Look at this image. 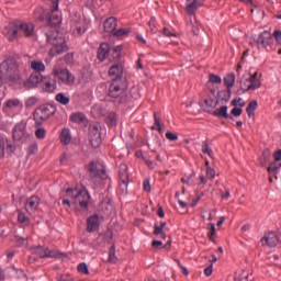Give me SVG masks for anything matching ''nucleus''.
<instances>
[{
  "label": "nucleus",
  "instance_id": "1",
  "mask_svg": "<svg viewBox=\"0 0 281 281\" xmlns=\"http://www.w3.org/2000/svg\"><path fill=\"white\" fill-rule=\"evenodd\" d=\"M127 89L128 81H126V79H112L109 95L114 101L119 99V104H126L128 102V95L126 94Z\"/></svg>",
  "mask_w": 281,
  "mask_h": 281
},
{
  "label": "nucleus",
  "instance_id": "2",
  "mask_svg": "<svg viewBox=\"0 0 281 281\" xmlns=\"http://www.w3.org/2000/svg\"><path fill=\"white\" fill-rule=\"evenodd\" d=\"M47 43L53 46V48L49 49V56L50 58H54V56H58L60 54H65V52H69V46L67 45V40L63 34L55 32L46 34Z\"/></svg>",
  "mask_w": 281,
  "mask_h": 281
},
{
  "label": "nucleus",
  "instance_id": "3",
  "mask_svg": "<svg viewBox=\"0 0 281 281\" xmlns=\"http://www.w3.org/2000/svg\"><path fill=\"white\" fill-rule=\"evenodd\" d=\"M3 78L10 82L19 80V71L16 70V59L9 57L0 64V87H3Z\"/></svg>",
  "mask_w": 281,
  "mask_h": 281
},
{
  "label": "nucleus",
  "instance_id": "4",
  "mask_svg": "<svg viewBox=\"0 0 281 281\" xmlns=\"http://www.w3.org/2000/svg\"><path fill=\"white\" fill-rule=\"evenodd\" d=\"M8 31V41L12 42L18 36H26L30 38L34 36V24L32 23H13L5 27Z\"/></svg>",
  "mask_w": 281,
  "mask_h": 281
},
{
  "label": "nucleus",
  "instance_id": "5",
  "mask_svg": "<svg viewBox=\"0 0 281 281\" xmlns=\"http://www.w3.org/2000/svg\"><path fill=\"white\" fill-rule=\"evenodd\" d=\"M66 194L71 196V199L75 200V203H77L83 212L89 211V201H91V195L89 194L87 188L82 187L79 190L68 188L66 190Z\"/></svg>",
  "mask_w": 281,
  "mask_h": 281
},
{
  "label": "nucleus",
  "instance_id": "6",
  "mask_svg": "<svg viewBox=\"0 0 281 281\" xmlns=\"http://www.w3.org/2000/svg\"><path fill=\"white\" fill-rule=\"evenodd\" d=\"M56 111H58L56 105L52 103L43 104L34 111L33 113L34 121L42 122V123L47 122L49 117H53V115H56Z\"/></svg>",
  "mask_w": 281,
  "mask_h": 281
},
{
  "label": "nucleus",
  "instance_id": "7",
  "mask_svg": "<svg viewBox=\"0 0 281 281\" xmlns=\"http://www.w3.org/2000/svg\"><path fill=\"white\" fill-rule=\"evenodd\" d=\"M206 113H211L214 117H222L223 120H234V117H240L243 115V108H233L231 115L227 113V105H222L213 112L206 110Z\"/></svg>",
  "mask_w": 281,
  "mask_h": 281
},
{
  "label": "nucleus",
  "instance_id": "8",
  "mask_svg": "<svg viewBox=\"0 0 281 281\" xmlns=\"http://www.w3.org/2000/svg\"><path fill=\"white\" fill-rule=\"evenodd\" d=\"M88 138L92 148H100V146H102V132L100 131V124L95 123L89 126Z\"/></svg>",
  "mask_w": 281,
  "mask_h": 281
},
{
  "label": "nucleus",
  "instance_id": "9",
  "mask_svg": "<svg viewBox=\"0 0 281 281\" xmlns=\"http://www.w3.org/2000/svg\"><path fill=\"white\" fill-rule=\"evenodd\" d=\"M53 74L63 85H74L76 82V77L67 68H55Z\"/></svg>",
  "mask_w": 281,
  "mask_h": 281
},
{
  "label": "nucleus",
  "instance_id": "10",
  "mask_svg": "<svg viewBox=\"0 0 281 281\" xmlns=\"http://www.w3.org/2000/svg\"><path fill=\"white\" fill-rule=\"evenodd\" d=\"M88 172L90 179H95V177H99V179H102V181H106L109 179V173H106V169L102 167L101 169L98 168V165L95 162H90L88 166Z\"/></svg>",
  "mask_w": 281,
  "mask_h": 281
},
{
  "label": "nucleus",
  "instance_id": "11",
  "mask_svg": "<svg viewBox=\"0 0 281 281\" xmlns=\"http://www.w3.org/2000/svg\"><path fill=\"white\" fill-rule=\"evenodd\" d=\"M32 254H35V256H38L40 258H56V252H54V250L43 246L33 247Z\"/></svg>",
  "mask_w": 281,
  "mask_h": 281
},
{
  "label": "nucleus",
  "instance_id": "12",
  "mask_svg": "<svg viewBox=\"0 0 281 281\" xmlns=\"http://www.w3.org/2000/svg\"><path fill=\"white\" fill-rule=\"evenodd\" d=\"M40 82H43V75H41L40 72L32 74L30 76L29 80H26L24 82V88L25 89H36V87H38Z\"/></svg>",
  "mask_w": 281,
  "mask_h": 281
},
{
  "label": "nucleus",
  "instance_id": "13",
  "mask_svg": "<svg viewBox=\"0 0 281 281\" xmlns=\"http://www.w3.org/2000/svg\"><path fill=\"white\" fill-rule=\"evenodd\" d=\"M109 76L112 78V80H126L124 77V69L120 64L111 66L109 69Z\"/></svg>",
  "mask_w": 281,
  "mask_h": 281
},
{
  "label": "nucleus",
  "instance_id": "14",
  "mask_svg": "<svg viewBox=\"0 0 281 281\" xmlns=\"http://www.w3.org/2000/svg\"><path fill=\"white\" fill-rule=\"evenodd\" d=\"M58 10H54V5L50 7V11L47 18V23L50 27H58L63 23V18L56 13Z\"/></svg>",
  "mask_w": 281,
  "mask_h": 281
},
{
  "label": "nucleus",
  "instance_id": "15",
  "mask_svg": "<svg viewBox=\"0 0 281 281\" xmlns=\"http://www.w3.org/2000/svg\"><path fill=\"white\" fill-rule=\"evenodd\" d=\"M271 43H273V35L269 31H263L257 40V45L263 48L269 47Z\"/></svg>",
  "mask_w": 281,
  "mask_h": 281
},
{
  "label": "nucleus",
  "instance_id": "16",
  "mask_svg": "<svg viewBox=\"0 0 281 281\" xmlns=\"http://www.w3.org/2000/svg\"><path fill=\"white\" fill-rule=\"evenodd\" d=\"M41 204V198L33 195L26 200L25 210L29 214H34Z\"/></svg>",
  "mask_w": 281,
  "mask_h": 281
},
{
  "label": "nucleus",
  "instance_id": "17",
  "mask_svg": "<svg viewBox=\"0 0 281 281\" xmlns=\"http://www.w3.org/2000/svg\"><path fill=\"white\" fill-rule=\"evenodd\" d=\"M111 52V45L109 43H101L97 50V58L100 63H104L109 58V53Z\"/></svg>",
  "mask_w": 281,
  "mask_h": 281
},
{
  "label": "nucleus",
  "instance_id": "18",
  "mask_svg": "<svg viewBox=\"0 0 281 281\" xmlns=\"http://www.w3.org/2000/svg\"><path fill=\"white\" fill-rule=\"evenodd\" d=\"M278 243H280V237L273 232L266 234L261 239V244L268 247H277Z\"/></svg>",
  "mask_w": 281,
  "mask_h": 281
},
{
  "label": "nucleus",
  "instance_id": "19",
  "mask_svg": "<svg viewBox=\"0 0 281 281\" xmlns=\"http://www.w3.org/2000/svg\"><path fill=\"white\" fill-rule=\"evenodd\" d=\"M232 100V90H221L217 92V98L215 100V106H218V104H227Z\"/></svg>",
  "mask_w": 281,
  "mask_h": 281
},
{
  "label": "nucleus",
  "instance_id": "20",
  "mask_svg": "<svg viewBox=\"0 0 281 281\" xmlns=\"http://www.w3.org/2000/svg\"><path fill=\"white\" fill-rule=\"evenodd\" d=\"M25 137V124L24 123H19L14 126L12 131V138L14 142H21Z\"/></svg>",
  "mask_w": 281,
  "mask_h": 281
},
{
  "label": "nucleus",
  "instance_id": "21",
  "mask_svg": "<svg viewBox=\"0 0 281 281\" xmlns=\"http://www.w3.org/2000/svg\"><path fill=\"white\" fill-rule=\"evenodd\" d=\"M103 30L108 34H114L115 30H117V19H115L114 16L108 18L103 22Z\"/></svg>",
  "mask_w": 281,
  "mask_h": 281
},
{
  "label": "nucleus",
  "instance_id": "22",
  "mask_svg": "<svg viewBox=\"0 0 281 281\" xmlns=\"http://www.w3.org/2000/svg\"><path fill=\"white\" fill-rule=\"evenodd\" d=\"M42 89L45 93H54L57 89L56 79L46 78L42 81Z\"/></svg>",
  "mask_w": 281,
  "mask_h": 281
},
{
  "label": "nucleus",
  "instance_id": "23",
  "mask_svg": "<svg viewBox=\"0 0 281 281\" xmlns=\"http://www.w3.org/2000/svg\"><path fill=\"white\" fill-rule=\"evenodd\" d=\"M203 3H205V0H193L188 3L186 7L187 14H189V16H194L196 14V10H199Z\"/></svg>",
  "mask_w": 281,
  "mask_h": 281
},
{
  "label": "nucleus",
  "instance_id": "24",
  "mask_svg": "<svg viewBox=\"0 0 281 281\" xmlns=\"http://www.w3.org/2000/svg\"><path fill=\"white\" fill-rule=\"evenodd\" d=\"M108 58L110 63H120V58H122V46L110 47Z\"/></svg>",
  "mask_w": 281,
  "mask_h": 281
},
{
  "label": "nucleus",
  "instance_id": "25",
  "mask_svg": "<svg viewBox=\"0 0 281 281\" xmlns=\"http://www.w3.org/2000/svg\"><path fill=\"white\" fill-rule=\"evenodd\" d=\"M33 16L36 21H47V19H49V9L37 7L34 10Z\"/></svg>",
  "mask_w": 281,
  "mask_h": 281
},
{
  "label": "nucleus",
  "instance_id": "26",
  "mask_svg": "<svg viewBox=\"0 0 281 281\" xmlns=\"http://www.w3.org/2000/svg\"><path fill=\"white\" fill-rule=\"evenodd\" d=\"M70 122L75 124H82V126H87L89 124V120L82 112H76L70 115Z\"/></svg>",
  "mask_w": 281,
  "mask_h": 281
},
{
  "label": "nucleus",
  "instance_id": "27",
  "mask_svg": "<svg viewBox=\"0 0 281 281\" xmlns=\"http://www.w3.org/2000/svg\"><path fill=\"white\" fill-rule=\"evenodd\" d=\"M119 179L120 183L125 187L128 186V166L126 164L120 165Z\"/></svg>",
  "mask_w": 281,
  "mask_h": 281
},
{
  "label": "nucleus",
  "instance_id": "28",
  "mask_svg": "<svg viewBox=\"0 0 281 281\" xmlns=\"http://www.w3.org/2000/svg\"><path fill=\"white\" fill-rule=\"evenodd\" d=\"M99 221H100V217L98 216V214H94L87 220V232H89V234L98 229Z\"/></svg>",
  "mask_w": 281,
  "mask_h": 281
},
{
  "label": "nucleus",
  "instance_id": "29",
  "mask_svg": "<svg viewBox=\"0 0 281 281\" xmlns=\"http://www.w3.org/2000/svg\"><path fill=\"white\" fill-rule=\"evenodd\" d=\"M259 166H261V168H265V166H267V164H269V161H271V149L266 148L262 151L261 157H259Z\"/></svg>",
  "mask_w": 281,
  "mask_h": 281
},
{
  "label": "nucleus",
  "instance_id": "30",
  "mask_svg": "<svg viewBox=\"0 0 281 281\" xmlns=\"http://www.w3.org/2000/svg\"><path fill=\"white\" fill-rule=\"evenodd\" d=\"M151 247H154V249H170V247H172V240L169 237L167 243L164 245L161 240L154 239L151 241Z\"/></svg>",
  "mask_w": 281,
  "mask_h": 281
},
{
  "label": "nucleus",
  "instance_id": "31",
  "mask_svg": "<svg viewBox=\"0 0 281 281\" xmlns=\"http://www.w3.org/2000/svg\"><path fill=\"white\" fill-rule=\"evenodd\" d=\"M60 142L64 146H69V144H71V132L69 128H63L60 134Z\"/></svg>",
  "mask_w": 281,
  "mask_h": 281
},
{
  "label": "nucleus",
  "instance_id": "32",
  "mask_svg": "<svg viewBox=\"0 0 281 281\" xmlns=\"http://www.w3.org/2000/svg\"><path fill=\"white\" fill-rule=\"evenodd\" d=\"M280 168H281L280 160H274L268 167V172H269L270 176L273 175V177L276 179H278V171L280 170Z\"/></svg>",
  "mask_w": 281,
  "mask_h": 281
},
{
  "label": "nucleus",
  "instance_id": "33",
  "mask_svg": "<svg viewBox=\"0 0 281 281\" xmlns=\"http://www.w3.org/2000/svg\"><path fill=\"white\" fill-rule=\"evenodd\" d=\"M167 223L161 222L160 225L155 224L154 225V236H161L164 240H166V233L164 232V228L166 227Z\"/></svg>",
  "mask_w": 281,
  "mask_h": 281
},
{
  "label": "nucleus",
  "instance_id": "34",
  "mask_svg": "<svg viewBox=\"0 0 281 281\" xmlns=\"http://www.w3.org/2000/svg\"><path fill=\"white\" fill-rule=\"evenodd\" d=\"M20 104H21V101H19L18 99L8 100V101L4 103V105H3V108H2V111H3L4 113H10V110H11V109H14V108L19 106Z\"/></svg>",
  "mask_w": 281,
  "mask_h": 281
},
{
  "label": "nucleus",
  "instance_id": "35",
  "mask_svg": "<svg viewBox=\"0 0 281 281\" xmlns=\"http://www.w3.org/2000/svg\"><path fill=\"white\" fill-rule=\"evenodd\" d=\"M43 126V122L41 121H35V136L37 137V139H45V135H46V131L45 128L41 127Z\"/></svg>",
  "mask_w": 281,
  "mask_h": 281
},
{
  "label": "nucleus",
  "instance_id": "36",
  "mask_svg": "<svg viewBox=\"0 0 281 281\" xmlns=\"http://www.w3.org/2000/svg\"><path fill=\"white\" fill-rule=\"evenodd\" d=\"M235 82H236V75H234V72L228 74L224 77V87H226L227 89L232 90Z\"/></svg>",
  "mask_w": 281,
  "mask_h": 281
},
{
  "label": "nucleus",
  "instance_id": "37",
  "mask_svg": "<svg viewBox=\"0 0 281 281\" xmlns=\"http://www.w3.org/2000/svg\"><path fill=\"white\" fill-rule=\"evenodd\" d=\"M55 100L63 106H67V104H69V102H71V99L69 98V95H66L64 92L57 93L55 95Z\"/></svg>",
  "mask_w": 281,
  "mask_h": 281
},
{
  "label": "nucleus",
  "instance_id": "38",
  "mask_svg": "<svg viewBox=\"0 0 281 281\" xmlns=\"http://www.w3.org/2000/svg\"><path fill=\"white\" fill-rule=\"evenodd\" d=\"M256 109H258V101H250L246 108V113L248 117H254L256 115Z\"/></svg>",
  "mask_w": 281,
  "mask_h": 281
},
{
  "label": "nucleus",
  "instance_id": "39",
  "mask_svg": "<svg viewBox=\"0 0 281 281\" xmlns=\"http://www.w3.org/2000/svg\"><path fill=\"white\" fill-rule=\"evenodd\" d=\"M153 131H158L159 133H164V125L161 124V117L157 116V113H154V126Z\"/></svg>",
  "mask_w": 281,
  "mask_h": 281
},
{
  "label": "nucleus",
  "instance_id": "40",
  "mask_svg": "<svg viewBox=\"0 0 281 281\" xmlns=\"http://www.w3.org/2000/svg\"><path fill=\"white\" fill-rule=\"evenodd\" d=\"M249 86L246 89H250V91H256V89H260L262 87V81L256 79L248 78Z\"/></svg>",
  "mask_w": 281,
  "mask_h": 281
},
{
  "label": "nucleus",
  "instance_id": "41",
  "mask_svg": "<svg viewBox=\"0 0 281 281\" xmlns=\"http://www.w3.org/2000/svg\"><path fill=\"white\" fill-rule=\"evenodd\" d=\"M115 117H116V114L114 112L110 113L104 119L105 124H108V126H115V124H117V120Z\"/></svg>",
  "mask_w": 281,
  "mask_h": 281
},
{
  "label": "nucleus",
  "instance_id": "42",
  "mask_svg": "<svg viewBox=\"0 0 281 281\" xmlns=\"http://www.w3.org/2000/svg\"><path fill=\"white\" fill-rule=\"evenodd\" d=\"M32 69L36 71V74H41V71H45V64L43 61H32L31 63Z\"/></svg>",
  "mask_w": 281,
  "mask_h": 281
},
{
  "label": "nucleus",
  "instance_id": "43",
  "mask_svg": "<svg viewBox=\"0 0 281 281\" xmlns=\"http://www.w3.org/2000/svg\"><path fill=\"white\" fill-rule=\"evenodd\" d=\"M209 239L214 243L216 239V225L214 223L209 224Z\"/></svg>",
  "mask_w": 281,
  "mask_h": 281
},
{
  "label": "nucleus",
  "instance_id": "44",
  "mask_svg": "<svg viewBox=\"0 0 281 281\" xmlns=\"http://www.w3.org/2000/svg\"><path fill=\"white\" fill-rule=\"evenodd\" d=\"M209 82H211L212 85H221L223 82V79L218 75L210 74Z\"/></svg>",
  "mask_w": 281,
  "mask_h": 281
},
{
  "label": "nucleus",
  "instance_id": "45",
  "mask_svg": "<svg viewBox=\"0 0 281 281\" xmlns=\"http://www.w3.org/2000/svg\"><path fill=\"white\" fill-rule=\"evenodd\" d=\"M248 86H249V78L241 77L240 89L244 93H247V91H251V89H247Z\"/></svg>",
  "mask_w": 281,
  "mask_h": 281
},
{
  "label": "nucleus",
  "instance_id": "46",
  "mask_svg": "<svg viewBox=\"0 0 281 281\" xmlns=\"http://www.w3.org/2000/svg\"><path fill=\"white\" fill-rule=\"evenodd\" d=\"M130 32L131 29H119L117 31H114L113 36H117L119 38L122 36H128Z\"/></svg>",
  "mask_w": 281,
  "mask_h": 281
},
{
  "label": "nucleus",
  "instance_id": "47",
  "mask_svg": "<svg viewBox=\"0 0 281 281\" xmlns=\"http://www.w3.org/2000/svg\"><path fill=\"white\" fill-rule=\"evenodd\" d=\"M109 262H117V257L115 256V244H113L109 251Z\"/></svg>",
  "mask_w": 281,
  "mask_h": 281
},
{
  "label": "nucleus",
  "instance_id": "48",
  "mask_svg": "<svg viewBox=\"0 0 281 281\" xmlns=\"http://www.w3.org/2000/svg\"><path fill=\"white\" fill-rule=\"evenodd\" d=\"M18 221L24 225H30V217L25 216V213L23 212H19Z\"/></svg>",
  "mask_w": 281,
  "mask_h": 281
},
{
  "label": "nucleus",
  "instance_id": "49",
  "mask_svg": "<svg viewBox=\"0 0 281 281\" xmlns=\"http://www.w3.org/2000/svg\"><path fill=\"white\" fill-rule=\"evenodd\" d=\"M77 270L79 271V273H85V276H89V267L85 262L79 263Z\"/></svg>",
  "mask_w": 281,
  "mask_h": 281
},
{
  "label": "nucleus",
  "instance_id": "50",
  "mask_svg": "<svg viewBox=\"0 0 281 281\" xmlns=\"http://www.w3.org/2000/svg\"><path fill=\"white\" fill-rule=\"evenodd\" d=\"M3 157H5V139L0 136V159H3Z\"/></svg>",
  "mask_w": 281,
  "mask_h": 281
},
{
  "label": "nucleus",
  "instance_id": "51",
  "mask_svg": "<svg viewBox=\"0 0 281 281\" xmlns=\"http://www.w3.org/2000/svg\"><path fill=\"white\" fill-rule=\"evenodd\" d=\"M231 106H239L240 109H243V106H245V101H243V98H235L231 102Z\"/></svg>",
  "mask_w": 281,
  "mask_h": 281
},
{
  "label": "nucleus",
  "instance_id": "52",
  "mask_svg": "<svg viewBox=\"0 0 281 281\" xmlns=\"http://www.w3.org/2000/svg\"><path fill=\"white\" fill-rule=\"evenodd\" d=\"M204 104L206 109H216V102H214V99L211 97L204 100Z\"/></svg>",
  "mask_w": 281,
  "mask_h": 281
},
{
  "label": "nucleus",
  "instance_id": "53",
  "mask_svg": "<svg viewBox=\"0 0 281 281\" xmlns=\"http://www.w3.org/2000/svg\"><path fill=\"white\" fill-rule=\"evenodd\" d=\"M148 25H149L151 32H157V19L155 16L150 18Z\"/></svg>",
  "mask_w": 281,
  "mask_h": 281
},
{
  "label": "nucleus",
  "instance_id": "54",
  "mask_svg": "<svg viewBox=\"0 0 281 281\" xmlns=\"http://www.w3.org/2000/svg\"><path fill=\"white\" fill-rule=\"evenodd\" d=\"M143 188L145 190V192L150 193L153 188L150 187V178H146L143 182Z\"/></svg>",
  "mask_w": 281,
  "mask_h": 281
},
{
  "label": "nucleus",
  "instance_id": "55",
  "mask_svg": "<svg viewBox=\"0 0 281 281\" xmlns=\"http://www.w3.org/2000/svg\"><path fill=\"white\" fill-rule=\"evenodd\" d=\"M66 65H74V53H67L64 57Z\"/></svg>",
  "mask_w": 281,
  "mask_h": 281
},
{
  "label": "nucleus",
  "instance_id": "56",
  "mask_svg": "<svg viewBox=\"0 0 281 281\" xmlns=\"http://www.w3.org/2000/svg\"><path fill=\"white\" fill-rule=\"evenodd\" d=\"M203 196H205V193L201 192L200 194H198L191 203V207H196L199 201H201V199H203Z\"/></svg>",
  "mask_w": 281,
  "mask_h": 281
},
{
  "label": "nucleus",
  "instance_id": "57",
  "mask_svg": "<svg viewBox=\"0 0 281 281\" xmlns=\"http://www.w3.org/2000/svg\"><path fill=\"white\" fill-rule=\"evenodd\" d=\"M76 32L79 36H82L87 32V27H85V24H77Z\"/></svg>",
  "mask_w": 281,
  "mask_h": 281
},
{
  "label": "nucleus",
  "instance_id": "58",
  "mask_svg": "<svg viewBox=\"0 0 281 281\" xmlns=\"http://www.w3.org/2000/svg\"><path fill=\"white\" fill-rule=\"evenodd\" d=\"M202 153L204 155H209V157H212V149H210V145H207V143L202 145Z\"/></svg>",
  "mask_w": 281,
  "mask_h": 281
},
{
  "label": "nucleus",
  "instance_id": "59",
  "mask_svg": "<svg viewBox=\"0 0 281 281\" xmlns=\"http://www.w3.org/2000/svg\"><path fill=\"white\" fill-rule=\"evenodd\" d=\"M166 137L169 139V142H177V139H179V135L172 132H167Z\"/></svg>",
  "mask_w": 281,
  "mask_h": 281
},
{
  "label": "nucleus",
  "instance_id": "60",
  "mask_svg": "<svg viewBox=\"0 0 281 281\" xmlns=\"http://www.w3.org/2000/svg\"><path fill=\"white\" fill-rule=\"evenodd\" d=\"M206 177H209V179H214V177H216V170H214L212 167H209L206 169Z\"/></svg>",
  "mask_w": 281,
  "mask_h": 281
},
{
  "label": "nucleus",
  "instance_id": "61",
  "mask_svg": "<svg viewBox=\"0 0 281 281\" xmlns=\"http://www.w3.org/2000/svg\"><path fill=\"white\" fill-rule=\"evenodd\" d=\"M16 151V146L7 140V153H15Z\"/></svg>",
  "mask_w": 281,
  "mask_h": 281
},
{
  "label": "nucleus",
  "instance_id": "62",
  "mask_svg": "<svg viewBox=\"0 0 281 281\" xmlns=\"http://www.w3.org/2000/svg\"><path fill=\"white\" fill-rule=\"evenodd\" d=\"M29 155H34L36 150H38V145L36 143H33L29 146Z\"/></svg>",
  "mask_w": 281,
  "mask_h": 281
},
{
  "label": "nucleus",
  "instance_id": "63",
  "mask_svg": "<svg viewBox=\"0 0 281 281\" xmlns=\"http://www.w3.org/2000/svg\"><path fill=\"white\" fill-rule=\"evenodd\" d=\"M14 243H16L18 246H23L25 245V238L20 237V236H14L13 237Z\"/></svg>",
  "mask_w": 281,
  "mask_h": 281
},
{
  "label": "nucleus",
  "instance_id": "64",
  "mask_svg": "<svg viewBox=\"0 0 281 281\" xmlns=\"http://www.w3.org/2000/svg\"><path fill=\"white\" fill-rule=\"evenodd\" d=\"M273 36H274L277 43L281 44V31H274Z\"/></svg>",
  "mask_w": 281,
  "mask_h": 281
}]
</instances>
